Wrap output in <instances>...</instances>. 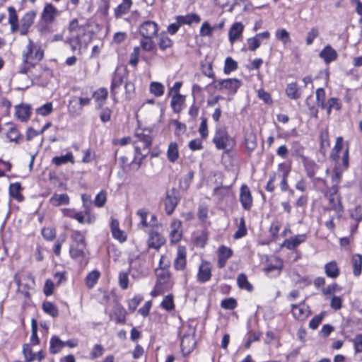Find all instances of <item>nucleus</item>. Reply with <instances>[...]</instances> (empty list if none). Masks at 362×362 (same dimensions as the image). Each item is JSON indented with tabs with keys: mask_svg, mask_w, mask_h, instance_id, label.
I'll use <instances>...</instances> for the list:
<instances>
[{
	"mask_svg": "<svg viewBox=\"0 0 362 362\" xmlns=\"http://www.w3.org/2000/svg\"><path fill=\"white\" fill-rule=\"evenodd\" d=\"M170 238L172 243H178L182 237V222L180 220L175 219L170 226Z\"/></svg>",
	"mask_w": 362,
	"mask_h": 362,
	"instance_id": "15",
	"label": "nucleus"
},
{
	"mask_svg": "<svg viewBox=\"0 0 362 362\" xmlns=\"http://www.w3.org/2000/svg\"><path fill=\"white\" fill-rule=\"evenodd\" d=\"M213 143L217 149L223 150L231 148L235 142L226 129H218L213 138Z\"/></svg>",
	"mask_w": 362,
	"mask_h": 362,
	"instance_id": "4",
	"label": "nucleus"
},
{
	"mask_svg": "<svg viewBox=\"0 0 362 362\" xmlns=\"http://www.w3.org/2000/svg\"><path fill=\"white\" fill-rule=\"evenodd\" d=\"M84 35V29H79L78 33L71 34V37L68 40V42L73 52H78V53L80 54L82 47H86V43L83 40V37Z\"/></svg>",
	"mask_w": 362,
	"mask_h": 362,
	"instance_id": "9",
	"label": "nucleus"
},
{
	"mask_svg": "<svg viewBox=\"0 0 362 362\" xmlns=\"http://www.w3.org/2000/svg\"><path fill=\"white\" fill-rule=\"evenodd\" d=\"M158 31V24L151 21L144 22L139 27V33L144 37H154Z\"/></svg>",
	"mask_w": 362,
	"mask_h": 362,
	"instance_id": "11",
	"label": "nucleus"
},
{
	"mask_svg": "<svg viewBox=\"0 0 362 362\" xmlns=\"http://www.w3.org/2000/svg\"><path fill=\"white\" fill-rule=\"evenodd\" d=\"M286 93L292 100L298 99L301 95L296 83H288L286 88Z\"/></svg>",
	"mask_w": 362,
	"mask_h": 362,
	"instance_id": "42",
	"label": "nucleus"
},
{
	"mask_svg": "<svg viewBox=\"0 0 362 362\" xmlns=\"http://www.w3.org/2000/svg\"><path fill=\"white\" fill-rule=\"evenodd\" d=\"M158 44L161 50H165L167 48L172 47L173 40L166 35L161 34L159 36Z\"/></svg>",
	"mask_w": 362,
	"mask_h": 362,
	"instance_id": "55",
	"label": "nucleus"
},
{
	"mask_svg": "<svg viewBox=\"0 0 362 362\" xmlns=\"http://www.w3.org/2000/svg\"><path fill=\"white\" fill-rule=\"evenodd\" d=\"M31 332L30 343L33 345H37L39 344L40 339L37 337V323L35 319L31 320Z\"/></svg>",
	"mask_w": 362,
	"mask_h": 362,
	"instance_id": "58",
	"label": "nucleus"
},
{
	"mask_svg": "<svg viewBox=\"0 0 362 362\" xmlns=\"http://www.w3.org/2000/svg\"><path fill=\"white\" fill-rule=\"evenodd\" d=\"M69 197L67 194H54L49 199L50 204L54 206L67 205L69 204Z\"/></svg>",
	"mask_w": 362,
	"mask_h": 362,
	"instance_id": "32",
	"label": "nucleus"
},
{
	"mask_svg": "<svg viewBox=\"0 0 362 362\" xmlns=\"http://www.w3.org/2000/svg\"><path fill=\"white\" fill-rule=\"evenodd\" d=\"M270 33L268 31L260 33L257 34L252 37H250L247 40L248 45V49L251 51H255L261 45V40L263 39H269Z\"/></svg>",
	"mask_w": 362,
	"mask_h": 362,
	"instance_id": "18",
	"label": "nucleus"
},
{
	"mask_svg": "<svg viewBox=\"0 0 362 362\" xmlns=\"http://www.w3.org/2000/svg\"><path fill=\"white\" fill-rule=\"evenodd\" d=\"M247 234V228L245 221L243 217L240 218V224L237 231L235 233L233 237L235 239H239L244 237Z\"/></svg>",
	"mask_w": 362,
	"mask_h": 362,
	"instance_id": "61",
	"label": "nucleus"
},
{
	"mask_svg": "<svg viewBox=\"0 0 362 362\" xmlns=\"http://www.w3.org/2000/svg\"><path fill=\"white\" fill-rule=\"evenodd\" d=\"M139 55H140V47H135L133 49V52L130 54L129 58V64L133 66L136 67L139 63Z\"/></svg>",
	"mask_w": 362,
	"mask_h": 362,
	"instance_id": "63",
	"label": "nucleus"
},
{
	"mask_svg": "<svg viewBox=\"0 0 362 362\" xmlns=\"http://www.w3.org/2000/svg\"><path fill=\"white\" fill-rule=\"evenodd\" d=\"M275 35L276 37L281 40L284 45L290 42L289 33L284 28L276 30Z\"/></svg>",
	"mask_w": 362,
	"mask_h": 362,
	"instance_id": "60",
	"label": "nucleus"
},
{
	"mask_svg": "<svg viewBox=\"0 0 362 362\" xmlns=\"http://www.w3.org/2000/svg\"><path fill=\"white\" fill-rule=\"evenodd\" d=\"M307 238L308 235L305 233L296 235L286 239L282 244V247L290 250H294L298 245L305 243Z\"/></svg>",
	"mask_w": 362,
	"mask_h": 362,
	"instance_id": "16",
	"label": "nucleus"
},
{
	"mask_svg": "<svg viewBox=\"0 0 362 362\" xmlns=\"http://www.w3.org/2000/svg\"><path fill=\"white\" fill-rule=\"evenodd\" d=\"M23 352L26 362H31L35 360L41 361L45 358V355L42 351H39L37 353H34L30 345L28 344L23 345Z\"/></svg>",
	"mask_w": 362,
	"mask_h": 362,
	"instance_id": "20",
	"label": "nucleus"
},
{
	"mask_svg": "<svg viewBox=\"0 0 362 362\" xmlns=\"http://www.w3.org/2000/svg\"><path fill=\"white\" fill-rule=\"evenodd\" d=\"M100 276V273L98 270H93L90 272L86 277V285L88 288H92L97 284L99 278Z\"/></svg>",
	"mask_w": 362,
	"mask_h": 362,
	"instance_id": "44",
	"label": "nucleus"
},
{
	"mask_svg": "<svg viewBox=\"0 0 362 362\" xmlns=\"http://www.w3.org/2000/svg\"><path fill=\"white\" fill-rule=\"evenodd\" d=\"M233 251L230 248L224 245L221 246L218 250V267L223 268L225 267L228 259L232 256Z\"/></svg>",
	"mask_w": 362,
	"mask_h": 362,
	"instance_id": "24",
	"label": "nucleus"
},
{
	"mask_svg": "<svg viewBox=\"0 0 362 362\" xmlns=\"http://www.w3.org/2000/svg\"><path fill=\"white\" fill-rule=\"evenodd\" d=\"M36 15V11L31 10L26 12L21 18L19 24L20 28L18 31L21 35H26L28 33L30 28L35 21Z\"/></svg>",
	"mask_w": 362,
	"mask_h": 362,
	"instance_id": "7",
	"label": "nucleus"
},
{
	"mask_svg": "<svg viewBox=\"0 0 362 362\" xmlns=\"http://www.w3.org/2000/svg\"><path fill=\"white\" fill-rule=\"evenodd\" d=\"M127 312L121 305H116L113 310V315L117 323H123L126 319Z\"/></svg>",
	"mask_w": 362,
	"mask_h": 362,
	"instance_id": "47",
	"label": "nucleus"
},
{
	"mask_svg": "<svg viewBox=\"0 0 362 362\" xmlns=\"http://www.w3.org/2000/svg\"><path fill=\"white\" fill-rule=\"evenodd\" d=\"M122 83H123L122 74L118 71H116L112 78L111 87H110L112 97L113 98V100L115 103L117 102V98H116V95L117 93V89L119 88Z\"/></svg>",
	"mask_w": 362,
	"mask_h": 362,
	"instance_id": "28",
	"label": "nucleus"
},
{
	"mask_svg": "<svg viewBox=\"0 0 362 362\" xmlns=\"http://www.w3.org/2000/svg\"><path fill=\"white\" fill-rule=\"evenodd\" d=\"M239 201L245 211H250L253 206V198L250 188L246 185L240 187Z\"/></svg>",
	"mask_w": 362,
	"mask_h": 362,
	"instance_id": "10",
	"label": "nucleus"
},
{
	"mask_svg": "<svg viewBox=\"0 0 362 362\" xmlns=\"http://www.w3.org/2000/svg\"><path fill=\"white\" fill-rule=\"evenodd\" d=\"M344 147V139L341 136H339L337 138L336 144L332 149V158L337 160L339 157V152L342 150Z\"/></svg>",
	"mask_w": 362,
	"mask_h": 362,
	"instance_id": "53",
	"label": "nucleus"
},
{
	"mask_svg": "<svg viewBox=\"0 0 362 362\" xmlns=\"http://www.w3.org/2000/svg\"><path fill=\"white\" fill-rule=\"evenodd\" d=\"M244 25L240 22L234 23L228 30V40L231 45L243 37Z\"/></svg>",
	"mask_w": 362,
	"mask_h": 362,
	"instance_id": "14",
	"label": "nucleus"
},
{
	"mask_svg": "<svg viewBox=\"0 0 362 362\" xmlns=\"http://www.w3.org/2000/svg\"><path fill=\"white\" fill-rule=\"evenodd\" d=\"M325 272L328 277L335 279L339 275L340 271L337 262L332 261L325 265Z\"/></svg>",
	"mask_w": 362,
	"mask_h": 362,
	"instance_id": "36",
	"label": "nucleus"
},
{
	"mask_svg": "<svg viewBox=\"0 0 362 362\" xmlns=\"http://www.w3.org/2000/svg\"><path fill=\"white\" fill-rule=\"evenodd\" d=\"M165 242V238L158 232L151 230L148 233V247L158 250Z\"/></svg>",
	"mask_w": 362,
	"mask_h": 362,
	"instance_id": "19",
	"label": "nucleus"
},
{
	"mask_svg": "<svg viewBox=\"0 0 362 362\" xmlns=\"http://www.w3.org/2000/svg\"><path fill=\"white\" fill-rule=\"evenodd\" d=\"M71 238L73 241L71 245H80L81 246L86 245L85 241V235L83 233L79 230L73 231L71 235Z\"/></svg>",
	"mask_w": 362,
	"mask_h": 362,
	"instance_id": "52",
	"label": "nucleus"
},
{
	"mask_svg": "<svg viewBox=\"0 0 362 362\" xmlns=\"http://www.w3.org/2000/svg\"><path fill=\"white\" fill-rule=\"evenodd\" d=\"M144 157V156H140L139 154L135 153L134 160L129 163L128 158L126 156H122L120 158L122 167L124 170L137 171L141 167Z\"/></svg>",
	"mask_w": 362,
	"mask_h": 362,
	"instance_id": "13",
	"label": "nucleus"
},
{
	"mask_svg": "<svg viewBox=\"0 0 362 362\" xmlns=\"http://www.w3.org/2000/svg\"><path fill=\"white\" fill-rule=\"evenodd\" d=\"M196 341L194 336L192 334H185L181 340L180 346L184 355H188L194 349Z\"/></svg>",
	"mask_w": 362,
	"mask_h": 362,
	"instance_id": "17",
	"label": "nucleus"
},
{
	"mask_svg": "<svg viewBox=\"0 0 362 362\" xmlns=\"http://www.w3.org/2000/svg\"><path fill=\"white\" fill-rule=\"evenodd\" d=\"M168 159L172 162H175L179 158L178 146L176 142H170L167 151Z\"/></svg>",
	"mask_w": 362,
	"mask_h": 362,
	"instance_id": "41",
	"label": "nucleus"
},
{
	"mask_svg": "<svg viewBox=\"0 0 362 362\" xmlns=\"http://www.w3.org/2000/svg\"><path fill=\"white\" fill-rule=\"evenodd\" d=\"M21 189L22 187L19 182L11 184L9 186V194L18 202H22L24 199V197L21 193Z\"/></svg>",
	"mask_w": 362,
	"mask_h": 362,
	"instance_id": "39",
	"label": "nucleus"
},
{
	"mask_svg": "<svg viewBox=\"0 0 362 362\" xmlns=\"http://www.w3.org/2000/svg\"><path fill=\"white\" fill-rule=\"evenodd\" d=\"M156 272L157 275V288L160 289V286L165 288L166 284L170 279L169 271L165 269H158Z\"/></svg>",
	"mask_w": 362,
	"mask_h": 362,
	"instance_id": "27",
	"label": "nucleus"
},
{
	"mask_svg": "<svg viewBox=\"0 0 362 362\" xmlns=\"http://www.w3.org/2000/svg\"><path fill=\"white\" fill-rule=\"evenodd\" d=\"M245 144L247 150L250 152L254 151L257 146V136L256 134L252 132H247L245 136Z\"/></svg>",
	"mask_w": 362,
	"mask_h": 362,
	"instance_id": "33",
	"label": "nucleus"
},
{
	"mask_svg": "<svg viewBox=\"0 0 362 362\" xmlns=\"http://www.w3.org/2000/svg\"><path fill=\"white\" fill-rule=\"evenodd\" d=\"M136 216L139 221L137 224L139 229L145 230L146 228H154L159 226L157 216L154 214H151L147 209L142 208L136 211Z\"/></svg>",
	"mask_w": 362,
	"mask_h": 362,
	"instance_id": "3",
	"label": "nucleus"
},
{
	"mask_svg": "<svg viewBox=\"0 0 362 362\" xmlns=\"http://www.w3.org/2000/svg\"><path fill=\"white\" fill-rule=\"evenodd\" d=\"M43 57L44 50L41 46L29 39L22 52L23 63L30 67H34L42 59Z\"/></svg>",
	"mask_w": 362,
	"mask_h": 362,
	"instance_id": "1",
	"label": "nucleus"
},
{
	"mask_svg": "<svg viewBox=\"0 0 362 362\" xmlns=\"http://www.w3.org/2000/svg\"><path fill=\"white\" fill-rule=\"evenodd\" d=\"M237 283L240 288L245 289L249 291L252 289V286L249 283L247 276L244 274L238 275L237 278Z\"/></svg>",
	"mask_w": 362,
	"mask_h": 362,
	"instance_id": "57",
	"label": "nucleus"
},
{
	"mask_svg": "<svg viewBox=\"0 0 362 362\" xmlns=\"http://www.w3.org/2000/svg\"><path fill=\"white\" fill-rule=\"evenodd\" d=\"M77 101V97L74 96L69 100L68 105V110L69 114L74 117L81 115L83 111Z\"/></svg>",
	"mask_w": 362,
	"mask_h": 362,
	"instance_id": "40",
	"label": "nucleus"
},
{
	"mask_svg": "<svg viewBox=\"0 0 362 362\" xmlns=\"http://www.w3.org/2000/svg\"><path fill=\"white\" fill-rule=\"evenodd\" d=\"M150 93L156 97H160L164 93V86L159 82H151L149 86Z\"/></svg>",
	"mask_w": 362,
	"mask_h": 362,
	"instance_id": "50",
	"label": "nucleus"
},
{
	"mask_svg": "<svg viewBox=\"0 0 362 362\" xmlns=\"http://www.w3.org/2000/svg\"><path fill=\"white\" fill-rule=\"evenodd\" d=\"M353 273L356 276H359L362 271V256L354 255L352 257Z\"/></svg>",
	"mask_w": 362,
	"mask_h": 362,
	"instance_id": "48",
	"label": "nucleus"
},
{
	"mask_svg": "<svg viewBox=\"0 0 362 362\" xmlns=\"http://www.w3.org/2000/svg\"><path fill=\"white\" fill-rule=\"evenodd\" d=\"M136 140L134 141L135 152L141 155V150L148 149L151 145V137L145 131L139 129L135 133Z\"/></svg>",
	"mask_w": 362,
	"mask_h": 362,
	"instance_id": "5",
	"label": "nucleus"
},
{
	"mask_svg": "<svg viewBox=\"0 0 362 362\" xmlns=\"http://www.w3.org/2000/svg\"><path fill=\"white\" fill-rule=\"evenodd\" d=\"M176 21L182 26V25H191L193 23H198L201 21V18L196 13H189L185 16H177Z\"/></svg>",
	"mask_w": 362,
	"mask_h": 362,
	"instance_id": "30",
	"label": "nucleus"
},
{
	"mask_svg": "<svg viewBox=\"0 0 362 362\" xmlns=\"http://www.w3.org/2000/svg\"><path fill=\"white\" fill-rule=\"evenodd\" d=\"M292 307V314L296 319L299 320H305L310 315L309 308L305 305L304 303H300L298 305L293 304Z\"/></svg>",
	"mask_w": 362,
	"mask_h": 362,
	"instance_id": "21",
	"label": "nucleus"
},
{
	"mask_svg": "<svg viewBox=\"0 0 362 362\" xmlns=\"http://www.w3.org/2000/svg\"><path fill=\"white\" fill-rule=\"evenodd\" d=\"M86 245H71L70 255L74 259H78L85 256Z\"/></svg>",
	"mask_w": 362,
	"mask_h": 362,
	"instance_id": "45",
	"label": "nucleus"
},
{
	"mask_svg": "<svg viewBox=\"0 0 362 362\" xmlns=\"http://www.w3.org/2000/svg\"><path fill=\"white\" fill-rule=\"evenodd\" d=\"M42 309L45 313L49 315L50 316L55 317L59 315V310L57 307L51 302L46 301L42 304Z\"/></svg>",
	"mask_w": 362,
	"mask_h": 362,
	"instance_id": "49",
	"label": "nucleus"
},
{
	"mask_svg": "<svg viewBox=\"0 0 362 362\" xmlns=\"http://www.w3.org/2000/svg\"><path fill=\"white\" fill-rule=\"evenodd\" d=\"M186 248L184 246H178L177 256L174 261V267L177 270H183L186 267Z\"/></svg>",
	"mask_w": 362,
	"mask_h": 362,
	"instance_id": "23",
	"label": "nucleus"
},
{
	"mask_svg": "<svg viewBox=\"0 0 362 362\" xmlns=\"http://www.w3.org/2000/svg\"><path fill=\"white\" fill-rule=\"evenodd\" d=\"M216 88L226 90L229 93L235 94L241 86V81L238 78H227L214 81Z\"/></svg>",
	"mask_w": 362,
	"mask_h": 362,
	"instance_id": "6",
	"label": "nucleus"
},
{
	"mask_svg": "<svg viewBox=\"0 0 362 362\" xmlns=\"http://www.w3.org/2000/svg\"><path fill=\"white\" fill-rule=\"evenodd\" d=\"M108 95L107 90L105 88H100L93 93V97L98 108H101L106 101Z\"/></svg>",
	"mask_w": 362,
	"mask_h": 362,
	"instance_id": "31",
	"label": "nucleus"
},
{
	"mask_svg": "<svg viewBox=\"0 0 362 362\" xmlns=\"http://www.w3.org/2000/svg\"><path fill=\"white\" fill-rule=\"evenodd\" d=\"M185 97L180 94H175L171 100V107L175 112H180L182 109Z\"/></svg>",
	"mask_w": 362,
	"mask_h": 362,
	"instance_id": "46",
	"label": "nucleus"
},
{
	"mask_svg": "<svg viewBox=\"0 0 362 362\" xmlns=\"http://www.w3.org/2000/svg\"><path fill=\"white\" fill-rule=\"evenodd\" d=\"M59 14V11L51 3H47L41 13V20L45 24L54 23Z\"/></svg>",
	"mask_w": 362,
	"mask_h": 362,
	"instance_id": "8",
	"label": "nucleus"
},
{
	"mask_svg": "<svg viewBox=\"0 0 362 362\" xmlns=\"http://www.w3.org/2000/svg\"><path fill=\"white\" fill-rule=\"evenodd\" d=\"M214 30L215 27L211 26L208 21H204L200 28L199 35L202 37H211Z\"/></svg>",
	"mask_w": 362,
	"mask_h": 362,
	"instance_id": "56",
	"label": "nucleus"
},
{
	"mask_svg": "<svg viewBox=\"0 0 362 362\" xmlns=\"http://www.w3.org/2000/svg\"><path fill=\"white\" fill-rule=\"evenodd\" d=\"M165 210L168 215L173 214L178 204V199L175 196L167 195L165 199Z\"/></svg>",
	"mask_w": 362,
	"mask_h": 362,
	"instance_id": "38",
	"label": "nucleus"
},
{
	"mask_svg": "<svg viewBox=\"0 0 362 362\" xmlns=\"http://www.w3.org/2000/svg\"><path fill=\"white\" fill-rule=\"evenodd\" d=\"M305 168L307 173V175L313 178L316 173V170L317 169V165L313 162L310 160H308L305 162Z\"/></svg>",
	"mask_w": 362,
	"mask_h": 362,
	"instance_id": "64",
	"label": "nucleus"
},
{
	"mask_svg": "<svg viewBox=\"0 0 362 362\" xmlns=\"http://www.w3.org/2000/svg\"><path fill=\"white\" fill-rule=\"evenodd\" d=\"M211 264L206 261H202L199 266L197 279L200 283H206L211 278Z\"/></svg>",
	"mask_w": 362,
	"mask_h": 362,
	"instance_id": "12",
	"label": "nucleus"
},
{
	"mask_svg": "<svg viewBox=\"0 0 362 362\" xmlns=\"http://www.w3.org/2000/svg\"><path fill=\"white\" fill-rule=\"evenodd\" d=\"M65 346V343L57 336H53L49 341V351L51 354H56L61 351Z\"/></svg>",
	"mask_w": 362,
	"mask_h": 362,
	"instance_id": "37",
	"label": "nucleus"
},
{
	"mask_svg": "<svg viewBox=\"0 0 362 362\" xmlns=\"http://www.w3.org/2000/svg\"><path fill=\"white\" fill-rule=\"evenodd\" d=\"M52 163L59 166L63 164H66L69 162L74 163V158L72 153H67L66 155H63L61 156H55L52 160Z\"/></svg>",
	"mask_w": 362,
	"mask_h": 362,
	"instance_id": "43",
	"label": "nucleus"
},
{
	"mask_svg": "<svg viewBox=\"0 0 362 362\" xmlns=\"http://www.w3.org/2000/svg\"><path fill=\"white\" fill-rule=\"evenodd\" d=\"M316 102L317 106L320 107L322 109L325 108V91L322 88H317L316 90Z\"/></svg>",
	"mask_w": 362,
	"mask_h": 362,
	"instance_id": "59",
	"label": "nucleus"
},
{
	"mask_svg": "<svg viewBox=\"0 0 362 362\" xmlns=\"http://www.w3.org/2000/svg\"><path fill=\"white\" fill-rule=\"evenodd\" d=\"M6 126L8 127L6 132V138L11 142L18 143V139L21 137L19 131L13 123H7Z\"/></svg>",
	"mask_w": 362,
	"mask_h": 362,
	"instance_id": "34",
	"label": "nucleus"
},
{
	"mask_svg": "<svg viewBox=\"0 0 362 362\" xmlns=\"http://www.w3.org/2000/svg\"><path fill=\"white\" fill-rule=\"evenodd\" d=\"M132 5V0H122V2L115 9V18H119L123 15L127 14L129 11Z\"/></svg>",
	"mask_w": 362,
	"mask_h": 362,
	"instance_id": "35",
	"label": "nucleus"
},
{
	"mask_svg": "<svg viewBox=\"0 0 362 362\" xmlns=\"http://www.w3.org/2000/svg\"><path fill=\"white\" fill-rule=\"evenodd\" d=\"M325 316V313L322 312L319 315H315L309 322V327L312 329H316L322 322Z\"/></svg>",
	"mask_w": 362,
	"mask_h": 362,
	"instance_id": "62",
	"label": "nucleus"
},
{
	"mask_svg": "<svg viewBox=\"0 0 362 362\" xmlns=\"http://www.w3.org/2000/svg\"><path fill=\"white\" fill-rule=\"evenodd\" d=\"M8 23L11 25V31L16 33L19 30L18 17L15 8L11 6L8 8Z\"/></svg>",
	"mask_w": 362,
	"mask_h": 362,
	"instance_id": "29",
	"label": "nucleus"
},
{
	"mask_svg": "<svg viewBox=\"0 0 362 362\" xmlns=\"http://www.w3.org/2000/svg\"><path fill=\"white\" fill-rule=\"evenodd\" d=\"M153 37H144L140 41L141 47L146 52H153L156 49V45L153 41Z\"/></svg>",
	"mask_w": 362,
	"mask_h": 362,
	"instance_id": "51",
	"label": "nucleus"
},
{
	"mask_svg": "<svg viewBox=\"0 0 362 362\" xmlns=\"http://www.w3.org/2000/svg\"><path fill=\"white\" fill-rule=\"evenodd\" d=\"M238 69V63L231 57H227L225 60L223 72L226 74H229L230 72Z\"/></svg>",
	"mask_w": 362,
	"mask_h": 362,
	"instance_id": "54",
	"label": "nucleus"
},
{
	"mask_svg": "<svg viewBox=\"0 0 362 362\" xmlns=\"http://www.w3.org/2000/svg\"><path fill=\"white\" fill-rule=\"evenodd\" d=\"M15 116L21 122H27L31 115V107L29 105H19L15 107Z\"/></svg>",
	"mask_w": 362,
	"mask_h": 362,
	"instance_id": "22",
	"label": "nucleus"
},
{
	"mask_svg": "<svg viewBox=\"0 0 362 362\" xmlns=\"http://www.w3.org/2000/svg\"><path fill=\"white\" fill-rule=\"evenodd\" d=\"M338 187H332L330 192H327L325 194L328 201V206L325 207V211H334L336 216L340 218L342 216L344 208L341 202V197L337 194Z\"/></svg>",
	"mask_w": 362,
	"mask_h": 362,
	"instance_id": "2",
	"label": "nucleus"
},
{
	"mask_svg": "<svg viewBox=\"0 0 362 362\" xmlns=\"http://www.w3.org/2000/svg\"><path fill=\"white\" fill-rule=\"evenodd\" d=\"M112 237L120 243H124L127 240V235L124 232L119 229V221L117 219H112L110 224Z\"/></svg>",
	"mask_w": 362,
	"mask_h": 362,
	"instance_id": "25",
	"label": "nucleus"
},
{
	"mask_svg": "<svg viewBox=\"0 0 362 362\" xmlns=\"http://www.w3.org/2000/svg\"><path fill=\"white\" fill-rule=\"evenodd\" d=\"M319 56L326 64H329L337 58V53L330 45H327L320 52Z\"/></svg>",
	"mask_w": 362,
	"mask_h": 362,
	"instance_id": "26",
	"label": "nucleus"
}]
</instances>
